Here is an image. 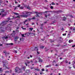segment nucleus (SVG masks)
I'll return each instance as SVG.
<instances>
[{"label":"nucleus","instance_id":"obj_50","mask_svg":"<svg viewBox=\"0 0 75 75\" xmlns=\"http://www.w3.org/2000/svg\"><path fill=\"white\" fill-rule=\"evenodd\" d=\"M75 47V45H73L72 46V47Z\"/></svg>","mask_w":75,"mask_h":75},{"label":"nucleus","instance_id":"obj_42","mask_svg":"<svg viewBox=\"0 0 75 75\" xmlns=\"http://www.w3.org/2000/svg\"><path fill=\"white\" fill-rule=\"evenodd\" d=\"M63 36H64V35L65 36V35H66V33H65L64 34H63Z\"/></svg>","mask_w":75,"mask_h":75},{"label":"nucleus","instance_id":"obj_59","mask_svg":"<svg viewBox=\"0 0 75 75\" xmlns=\"http://www.w3.org/2000/svg\"><path fill=\"white\" fill-rule=\"evenodd\" d=\"M38 59H41V58H40V57H38Z\"/></svg>","mask_w":75,"mask_h":75},{"label":"nucleus","instance_id":"obj_43","mask_svg":"<svg viewBox=\"0 0 75 75\" xmlns=\"http://www.w3.org/2000/svg\"><path fill=\"white\" fill-rule=\"evenodd\" d=\"M73 30H75V28H74V27H73Z\"/></svg>","mask_w":75,"mask_h":75},{"label":"nucleus","instance_id":"obj_36","mask_svg":"<svg viewBox=\"0 0 75 75\" xmlns=\"http://www.w3.org/2000/svg\"><path fill=\"white\" fill-rule=\"evenodd\" d=\"M50 42H54V40H50Z\"/></svg>","mask_w":75,"mask_h":75},{"label":"nucleus","instance_id":"obj_32","mask_svg":"<svg viewBox=\"0 0 75 75\" xmlns=\"http://www.w3.org/2000/svg\"><path fill=\"white\" fill-rule=\"evenodd\" d=\"M31 20H34V19H35V17H33L31 18Z\"/></svg>","mask_w":75,"mask_h":75},{"label":"nucleus","instance_id":"obj_18","mask_svg":"<svg viewBox=\"0 0 75 75\" xmlns=\"http://www.w3.org/2000/svg\"><path fill=\"white\" fill-rule=\"evenodd\" d=\"M35 70L37 71H40V69H35Z\"/></svg>","mask_w":75,"mask_h":75},{"label":"nucleus","instance_id":"obj_61","mask_svg":"<svg viewBox=\"0 0 75 75\" xmlns=\"http://www.w3.org/2000/svg\"><path fill=\"white\" fill-rule=\"evenodd\" d=\"M46 72H48V70L47 69L46 70Z\"/></svg>","mask_w":75,"mask_h":75},{"label":"nucleus","instance_id":"obj_49","mask_svg":"<svg viewBox=\"0 0 75 75\" xmlns=\"http://www.w3.org/2000/svg\"><path fill=\"white\" fill-rule=\"evenodd\" d=\"M15 51L16 53H17V50H15Z\"/></svg>","mask_w":75,"mask_h":75},{"label":"nucleus","instance_id":"obj_51","mask_svg":"<svg viewBox=\"0 0 75 75\" xmlns=\"http://www.w3.org/2000/svg\"><path fill=\"white\" fill-rule=\"evenodd\" d=\"M73 63H74V64H75V60H74V61H73Z\"/></svg>","mask_w":75,"mask_h":75},{"label":"nucleus","instance_id":"obj_5","mask_svg":"<svg viewBox=\"0 0 75 75\" xmlns=\"http://www.w3.org/2000/svg\"><path fill=\"white\" fill-rule=\"evenodd\" d=\"M3 67H5V68H7V69H8V68L7 67L6 65H7V61H6V62H4L3 63Z\"/></svg>","mask_w":75,"mask_h":75},{"label":"nucleus","instance_id":"obj_9","mask_svg":"<svg viewBox=\"0 0 75 75\" xmlns=\"http://www.w3.org/2000/svg\"><path fill=\"white\" fill-rule=\"evenodd\" d=\"M18 37L17 36H16L14 39V40L15 41H16L18 40Z\"/></svg>","mask_w":75,"mask_h":75},{"label":"nucleus","instance_id":"obj_46","mask_svg":"<svg viewBox=\"0 0 75 75\" xmlns=\"http://www.w3.org/2000/svg\"><path fill=\"white\" fill-rule=\"evenodd\" d=\"M72 28H73V27H70V29L71 30H72L73 29Z\"/></svg>","mask_w":75,"mask_h":75},{"label":"nucleus","instance_id":"obj_14","mask_svg":"<svg viewBox=\"0 0 75 75\" xmlns=\"http://www.w3.org/2000/svg\"><path fill=\"white\" fill-rule=\"evenodd\" d=\"M38 62H39L41 63L42 62V59H40L39 60Z\"/></svg>","mask_w":75,"mask_h":75},{"label":"nucleus","instance_id":"obj_33","mask_svg":"<svg viewBox=\"0 0 75 75\" xmlns=\"http://www.w3.org/2000/svg\"><path fill=\"white\" fill-rule=\"evenodd\" d=\"M17 6H16L15 7V8H14V10H16L17 9Z\"/></svg>","mask_w":75,"mask_h":75},{"label":"nucleus","instance_id":"obj_37","mask_svg":"<svg viewBox=\"0 0 75 75\" xmlns=\"http://www.w3.org/2000/svg\"><path fill=\"white\" fill-rule=\"evenodd\" d=\"M50 8L51 9H53V6H50Z\"/></svg>","mask_w":75,"mask_h":75},{"label":"nucleus","instance_id":"obj_21","mask_svg":"<svg viewBox=\"0 0 75 75\" xmlns=\"http://www.w3.org/2000/svg\"><path fill=\"white\" fill-rule=\"evenodd\" d=\"M72 41H73V40H69V43H71V42H72Z\"/></svg>","mask_w":75,"mask_h":75},{"label":"nucleus","instance_id":"obj_45","mask_svg":"<svg viewBox=\"0 0 75 75\" xmlns=\"http://www.w3.org/2000/svg\"><path fill=\"white\" fill-rule=\"evenodd\" d=\"M37 53L38 54H40V53L39 52H38V50H37Z\"/></svg>","mask_w":75,"mask_h":75},{"label":"nucleus","instance_id":"obj_34","mask_svg":"<svg viewBox=\"0 0 75 75\" xmlns=\"http://www.w3.org/2000/svg\"><path fill=\"white\" fill-rule=\"evenodd\" d=\"M52 5H55V3H54V2H52Z\"/></svg>","mask_w":75,"mask_h":75},{"label":"nucleus","instance_id":"obj_39","mask_svg":"<svg viewBox=\"0 0 75 75\" xmlns=\"http://www.w3.org/2000/svg\"><path fill=\"white\" fill-rule=\"evenodd\" d=\"M21 6V5H18L17 7H20Z\"/></svg>","mask_w":75,"mask_h":75},{"label":"nucleus","instance_id":"obj_25","mask_svg":"<svg viewBox=\"0 0 75 75\" xmlns=\"http://www.w3.org/2000/svg\"><path fill=\"white\" fill-rule=\"evenodd\" d=\"M20 17L19 16H17L15 17H14V18H20Z\"/></svg>","mask_w":75,"mask_h":75},{"label":"nucleus","instance_id":"obj_31","mask_svg":"<svg viewBox=\"0 0 75 75\" xmlns=\"http://www.w3.org/2000/svg\"><path fill=\"white\" fill-rule=\"evenodd\" d=\"M25 68H26V67H25V66H24L23 67V69H25Z\"/></svg>","mask_w":75,"mask_h":75},{"label":"nucleus","instance_id":"obj_62","mask_svg":"<svg viewBox=\"0 0 75 75\" xmlns=\"http://www.w3.org/2000/svg\"><path fill=\"white\" fill-rule=\"evenodd\" d=\"M59 38H60V39H61L62 38V37H59Z\"/></svg>","mask_w":75,"mask_h":75},{"label":"nucleus","instance_id":"obj_10","mask_svg":"<svg viewBox=\"0 0 75 75\" xmlns=\"http://www.w3.org/2000/svg\"><path fill=\"white\" fill-rule=\"evenodd\" d=\"M15 36V34L12 33L11 35V36L12 37H14Z\"/></svg>","mask_w":75,"mask_h":75},{"label":"nucleus","instance_id":"obj_20","mask_svg":"<svg viewBox=\"0 0 75 75\" xmlns=\"http://www.w3.org/2000/svg\"><path fill=\"white\" fill-rule=\"evenodd\" d=\"M13 14H15V15H16V16H18V13H15V12H14Z\"/></svg>","mask_w":75,"mask_h":75},{"label":"nucleus","instance_id":"obj_54","mask_svg":"<svg viewBox=\"0 0 75 75\" xmlns=\"http://www.w3.org/2000/svg\"><path fill=\"white\" fill-rule=\"evenodd\" d=\"M27 8H28V9H29V10H30V8L27 7Z\"/></svg>","mask_w":75,"mask_h":75},{"label":"nucleus","instance_id":"obj_22","mask_svg":"<svg viewBox=\"0 0 75 75\" xmlns=\"http://www.w3.org/2000/svg\"><path fill=\"white\" fill-rule=\"evenodd\" d=\"M29 29L31 31H32V30H33V28H29Z\"/></svg>","mask_w":75,"mask_h":75},{"label":"nucleus","instance_id":"obj_41","mask_svg":"<svg viewBox=\"0 0 75 75\" xmlns=\"http://www.w3.org/2000/svg\"><path fill=\"white\" fill-rule=\"evenodd\" d=\"M42 71H45V70H44V69H42Z\"/></svg>","mask_w":75,"mask_h":75},{"label":"nucleus","instance_id":"obj_7","mask_svg":"<svg viewBox=\"0 0 75 75\" xmlns=\"http://www.w3.org/2000/svg\"><path fill=\"white\" fill-rule=\"evenodd\" d=\"M43 25H44L43 24H41L39 26L41 29H42H42H43Z\"/></svg>","mask_w":75,"mask_h":75},{"label":"nucleus","instance_id":"obj_4","mask_svg":"<svg viewBox=\"0 0 75 75\" xmlns=\"http://www.w3.org/2000/svg\"><path fill=\"white\" fill-rule=\"evenodd\" d=\"M35 13L36 14V17H40V16L38 15V14H40L42 15V13L38 12H35Z\"/></svg>","mask_w":75,"mask_h":75},{"label":"nucleus","instance_id":"obj_24","mask_svg":"<svg viewBox=\"0 0 75 75\" xmlns=\"http://www.w3.org/2000/svg\"><path fill=\"white\" fill-rule=\"evenodd\" d=\"M21 28H22L23 30H26V28H23V27H22Z\"/></svg>","mask_w":75,"mask_h":75},{"label":"nucleus","instance_id":"obj_3","mask_svg":"<svg viewBox=\"0 0 75 75\" xmlns=\"http://www.w3.org/2000/svg\"><path fill=\"white\" fill-rule=\"evenodd\" d=\"M15 72L17 73H20L21 72V69H20L19 68L16 67L15 69Z\"/></svg>","mask_w":75,"mask_h":75},{"label":"nucleus","instance_id":"obj_1","mask_svg":"<svg viewBox=\"0 0 75 75\" xmlns=\"http://www.w3.org/2000/svg\"><path fill=\"white\" fill-rule=\"evenodd\" d=\"M5 21H3L2 23L0 24V33H4L5 30H10L11 28L8 26L7 27H3L4 25Z\"/></svg>","mask_w":75,"mask_h":75},{"label":"nucleus","instance_id":"obj_13","mask_svg":"<svg viewBox=\"0 0 75 75\" xmlns=\"http://www.w3.org/2000/svg\"><path fill=\"white\" fill-rule=\"evenodd\" d=\"M6 45H13V43H6Z\"/></svg>","mask_w":75,"mask_h":75},{"label":"nucleus","instance_id":"obj_58","mask_svg":"<svg viewBox=\"0 0 75 75\" xmlns=\"http://www.w3.org/2000/svg\"><path fill=\"white\" fill-rule=\"evenodd\" d=\"M65 63H68V62H67V61H65Z\"/></svg>","mask_w":75,"mask_h":75},{"label":"nucleus","instance_id":"obj_55","mask_svg":"<svg viewBox=\"0 0 75 75\" xmlns=\"http://www.w3.org/2000/svg\"><path fill=\"white\" fill-rule=\"evenodd\" d=\"M62 59V57H61L60 58V60H61V59Z\"/></svg>","mask_w":75,"mask_h":75},{"label":"nucleus","instance_id":"obj_48","mask_svg":"<svg viewBox=\"0 0 75 75\" xmlns=\"http://www.w3.org/2000/svg\"><path fill=\"white\" fill-rule=\"evenodd\" d=\"M56 5L57 6H58V3H56Z\"/></svg>","mask_w":75,"mask_h":75},{"label":"nucleus","instance_id":"obj_35","mask_svg":"<svg viewBox=\"0 0 75 75\" xmlns=\"http://www.w3.org/2000/svg\"><path fill=\"white\" fill-rule=\"evenodd\" d=\"M5 73H9V71H5Z\"/></svg>","mask_w":75,"mask_h":75},{"label":"nucleus","instance_id":"obj_11","mask_svg":"<svg viewBox=\"0 0 75 75\" xmlns=\"http://www.w3.org/2000/svg\"><path fill=\"white\" fill-rule=\"evenodd\" d=\"M2 38L4 40V39L7 40V38H8V37L6 36V37H2Z\"/></svg>","mask_w":75,"mask_h":75},{"label":"nucleus","instance_id":"obj_52","mask_svg":"<svg viewBox=\"0 0 75 75\" xmlns=\"http://www.w3.org/2000/svg\"><path fill=\"white\" fill-rule=\"evenodd\" d=\"M35 63H37V62H37V61L36 60L35 62Z\"/></svg>","mask_w":75,"mask_h":75},{"label":"nucleus","instance_id":"obj_12","mask_svg":"<svg viewBox=\"0 0 75 75\" xmlns=\"http://www.w3.org/2000/svg\"><path fill=\"white\" fill-rule=\"evenodd\" d=\"M51 67V65L50 64H49V65H47L46 66V68H48V67Z\"/></svg>","mask_w":75,"mask_h":75},{"label":"nucleus","instance_id":"obj_16","mask_svg":"<svg viewBox=\"0 0 75 75\" xmlns=\"http://www.w3.org/2000/svg\"><path fill=\"white\" fill-rule=\"evenodd\" d=\"M27 62L28 64H29L30 63V61L27 60Z\"/></svg>","mask_w":75,"mask_h":75},{"label":"nucleus","instance_id":"obj_17","mask_svg":"<svg viewBox=\"0 0 75 75\" xmlns=\"http://www.w3.org/2000/svg\"><path fill=\"white\" fill-rule=\"evenodd\" d=\"M45 17H46V18H47V17L48 16H50V14H48V15H45Z\"/></svg>","mask_w":75,"mask_h":75},{"label":"nucleus","instance_id":"obj_57","mask_svg":"<svg viewBox=\"0 0 75 75\" xmlns=\"http://www.w3.org/2000/svg\"><path fill=\"white\" fill-rule=\"evenodd\" d=\"M70 17H73V16H72L71 15H70Z\"/></svg>","mask_w":75,"mask_h":75},{"label":"nucleus","instance_id":"obj_27","mask_svg":"<svg viewBox=\"0 0 75 75\" xmlns=\"http://www.w3.org/2000/svg\"><path fill=\"white\" fill-rule=\"evenodd\" d=\"M3 71V70L1 68H0V72H2Z\"/></svg>","mask_w":75,"mask_h":75},{"label":"nucleus","instance_id":"obj_23","mask_svg":"<svg viewBox=\"0 0 75 75\" xmlns=\"http://www.w3.org/2000/svg\"><path fill=\"white\" fill-rule=\"evenodd\" d=\"M44 46H42L40 47V48H41L42 49V48H44Z\"/></svg>","mask_w":75,"mask_h":75},{"label":"nucleus","instance_id":"obj_15","mask_svg":"<svg viewBox=\"0 0 75 75\" xmlns=\"http://www.w3.org/2000/svg\"><path fill=\"white\" fill-rule=\"evenodd\" d=\"M25 72L26 73H29L30 72V70H27Z\"/></svg>","mask_w":75,"mask_h":75},{"label":"nucleus","instance_id":"obj_38","mask_svg":"<svg viewBox=\"0 0 75 75\" xmlns=\"http://www.w3.org/2000/svg\"><path fill=\"white\" fill-rule=\"evenodd\" d=\"M22 37H25V36H24V34H22Z\"/></svg>","mask_w":75,"mask_h":75},{"label":"nucleus","instance_id":"obj_30","mask_svg":"<svg viewBox=\"0 0 75 75\" xmlns=\"http://www.w3.org/2000/svg\"><path fill=\"white\" fill-rule=\"evenodd\" d=\"M31 20V18L28 19V21H30Z\"/></svg>","mask_w":75,"mask_h":75},{"label":"nucleus","instance_id":"obj_40","mask_svg":"<svg viewBox=\"0 0 75 75\" xmlns=\"http://www.w3.org/2000/svg\"><path fill=\"white\" fill-rule=\"evenodd\" d=\"M48 50H49V49H46L45 50V51L46 52H47V51Z\"/></svg>","mask_w":75,"mask_h":75},{"label":"nucleus","instance_id":"obj_63","mask_svg":"<svg viewBox=\"0 0 75 75\" xmlns=\"http://www.w3.org/2000/svg\"><path fill=\"white\" fill-rule=\"evenodd\" d=\"M17 1H15V4H17Z\"/></svg>","mask_w":75,"mask_h":75},{"label":"nucleus","instance_id":"obj_19","mask_svg":"<svg viewBox=\"0 0 75 75\" xmlns=\"http://www.w3.org/2000/svg\"><path fill=\"white\" fill-rule=\"evenodd\" d=\"M35 50H37V51H38V47H35Z\"/></svg>","mask_w":75,"mask_h":75},{"label":"nucleus","instance_id":"obj_64","mask_svg":"<svg viewBox=\"0 0 75 75\" xmlns=\"http://www.w3.org/2000/svg\"><path fill=\"white\" fill-rule=\"evenodd\" d=\"M50 75H52V73H51Z\"/></svg>","mask_w":75,"mask_h":75},{"label":"nucleus","instance_id":"obj_53","mask_svg":"<svg viewBox=\"0 0 75 75\" xmlns=\"http://www.w3.org/2000/svg\"><path fill=\"white\" fill-rule=\"evenodd\" d=\"M29 34H33V33H29Z\"/></svg>","mask_w":75,"mask_h":75},{"label":"nucleus","instance_id":"obj_29","mask_svg":"<svg viewBox=\"0 0 75 75\" xmlns=\"http://www.w3.org/2000/svg\"><path fill=\"white\" fill-rule=\"evenodd\" d=\"M27 21H28V19H26L25 20V21L24 22V23H25V22H27Z\"/></svg>","mask_w":75,"mask_h":75},{"label":"nucleus","instance_id":"obj_6","mask_svg":"<svg viewBox=\"0 0 75 75\" xmlns=\"http://www.w3.org/2000/svg\"><path fill=\"white\" fill-rule=\"evenodd\" d=\"M4 53L5 54L6 57H7V55L9 54V53H7L6 51H4Z\"/></svg>","mask_w":75,"mask_h":75},{"label":"nucleus","instance_id":"obj_26","mask_svg":"<svg viewBox=\"0 0 75 75\" xmlns=\"http://www.w3.org/2000/svg\"><path fill=\"white\" fill-rule=\"evenodd\" d=\"M6 16V15L4 14H3L2 15V17H4V16Z\"/></svg>","mask_w":75,"mask_h":75},{"label":"nucleus","instance_id":"obj_56","mask_svg":"<svg viewBox=\"0 0 75 75\" xmlns=\"http://www.w3.org/2000/svg\"><path fill=\"white\" fill-rule=\"evenodd\" d=\"M47 12H49V11H46L45 12V13H47Z\"/></svg>","mask_w":75,"mask_h":75},{"label":"nucleus","instance_id":"obj_28","mask_svg":"<svg viewBox=\"0 0 75 75\" xmlns=\"http://www.w3.org/2000/svg\"><path fill=\"white\" fill-rule=\"evenodd\" d=\"M20 8L21 9H23L24 8V7L23 6H21L20 7Z\"/></svg>","mask_w":75,"mask_h":75},{"label":"nucleus","instance_id":"obj_2","mask_svg":"<svg viewBox=\"0 0 75 75\" xmlns=\"http://www.w3.org/2000/svg\"><path fill=\"white\" fill-rule=\"evenodd\" d=\"M31 14H33V13L31 12H24L22 13V14H23V15H21L20 16L21 17H27L28 16H30Z\"/></svg>","mask_w":75,"mask_h":75},{"label":"nucleus","instance_id":"obj_44","mask_svg":"<svg viewBox=\"0 0 75 75\" xmlns=\"http://www.w3.org/2000/svg\"><path fill=\"white\" fill-rule=\"evenodd\" d=\"M65 20H66V19H65V18L63 19V21H65Z\"/></svg>","mask_w":75,"mask_h":75},{"label":"nucleus","instance_id":"obj_60","mask_svg":"<svg viewBox=\"0 0 75 75\" xmlns=\"http://www.w3.org/2000/svg\"><path fill=\"white\" fill-rule=\"evenodd\" d=\"M33 68H34V67H31V69H33Z\"/></svg>","mask_w":75,"mask_h":75},{"label":"nucleus","instance_id":"obj_47","mask_svg":"<svg viewBox=\"0 0 75 75\" xmlns=\"http://www.w3.org/2000/svg\"><path fill=\"white\" fill-rule=\"evenodd\" d=\"M25 64L26 65V66H27V63H25Z\"/></svg>","mask_w":75,"mask_h":75},{"label":"nucleus","instance_id":"obj_8","mask_svg":"<svg viewBox=\"0 0 75 75\" xmlns=\"http://www.w3.org/2000/svg\"><path fill=\"white\" fill-rule=\"evenodd\" d=\"M4 13V9H1V13H0V16L1 14V13Z\"/></svg>","mask_w":75,"mask_h":75}]
</instances>
